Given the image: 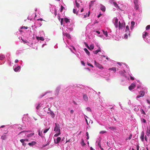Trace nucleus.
<instances>
[{"label":"nucleus","instance_id":"nucleus-14","mask_svg":"<svg viewBox=\"0 0 150 150\" xmlns=\"http://www.w3.org/2000/svg\"><path fill=\"white\" fill-rule=\"evenodd\" d=\"M38 115L37 114H35L33 116V118L35 121H37L38 120Z\"/></svg>","mask_w":150,"mask_h":150},{"label":"nucleus","instance_id":"nucleus-58","mask_svg":"<svg viewBox=\"0 0 150 150\" xmlns=\"http://www.w3.org/2000/svg\"><path fill=\"white\" fill-rule=\"evenodd\" d=\"M132 137V134H131L129 137V140L130 139H131Z\"/></svg>","mask_w":150,"mask_h":150},{"label":"nucleus","instance_id":"nucleus-41","mask_svg":"<svg viewBox=\"0 0 150 150\" xmlns=\"http://www.w3.org/2000/svg\"><path fill=\"white\" fill-rule=\"evenodd\" d=\"M64 8L62 6H61V8L60 10V11L61 12H62L63 10V9Z\"/></svg>","mask_w":150,"mask_h":150},{"label":"nucleus","instance_id":"nucleus-37","mask_svg":"<svg viewBox=\"0 0 150 150\" xmlns=\"http://www.w3.org/2000/svg\"><path fill=\"white\" fill-rule=\"evenodd\" d=\"M127 31H129V27L128 25H127L126 27V30L125 31L127 32Z\"/></svg>","mask_w":150,"mask_h":150},{"label":"nucleus","instance_id":"nucleus-4","mask_svg":"<svg viewBox=\"0 0 150 150\" xmlns=\"http://www.w3.org/2000/svg\"><path fill=\"white\" fill-rule=\"evenodd\" d=\"M135 86L136 85L134 83H132L131 84L130 86H129V90H131L133 89Z\"/></svg>","mask_w":150,"mask_h":150},{"label":"nucleus","instance_id":"nucleus-38","mask_svg":"<svg viewBox=\"0 0 150 150\" xmlns=\"http://www.w3.org/2000/svg\"><path fill=\"white\" fill-rule=\"evenodd\" d=\"M89 47L90 48V50H93L94 48V46L93 45H91Z\"/></svg>","mask_w":150,"mask_h":150},{"label":"nucleus","instance_id":"nucleus-46","mask_svg":"<svg viewBox=\"0 0 150 150\" xmlns=\"http://www.w3.org/2000/svg\"><path fill=\"white\" fill-rule=\"evenodd\" d=\"M49 128L47 129H45V130H44V133H46L49 130Z\"/></svg>","mask_w":150,"mask_h":150},{"label":"nucleus","instance_id":"nucleus-13","mask_svg":"<svg viewBox=\"0 0 150 150\" xmlns=\"http://www.w3.org/2000/svg\"><path fill=\"white\" fill-rule=\"evenodd\" d=\"M36 143V142L35 141L32 142H31L29 143L28 144L30 146H33Z\"/></svg>","mask_w":150,"mask_h":150},{"label":"nucleus","instance_id":"nucleus-9","mask_svg":"<svg viewBox=\"0 0 150 150\" xmlns=\"http://www.w3.org/2000/svg\"><path fill=\"white\" fill-rule=\"evenodd\" d=\"M125 70L121 71H119V74L122 76H125Z\"/></svg>","mask_w":150,"mask_h":150},{"label":"nucleus","instance_id":"nucleus-64","mask_svg":"<svg viewBox=\"0 0 150 150\" xmlns=\"http://www.w3.org/2000/svg\"><path fill=\"white\" fill-rule=\"evenodd\" d=\"M71 141V139H70L69 140H68L66 142V143H67V142H70Z\"/></svg>","mask_w":150,"mask_h":150},{"label":"nucleus","instance_id":"nucleus-28","mask_svg":"<svg viewBox=\"0 0 150 150\" xmlns=\"http://www.w3.org/2000/svg\"><path fill=\"white\" fill-rule=\"evenodd\" d=\"M30 132V130H28V131H22L21 132H20L18 134V135L19 134H20L23 132Z\"/></svg>","mask_w":150,"mask_h":150},{"label":"nucleus","instance_id":"nucleus-23","mask_svg":"<svg viewBox=\"0 0 150 150\" xmlns=\"http://www.w3.org/2000/svg\"><path fill=\"white\" fill-rule=\"evenodd\" d=\"M61 134V133L60 131H59V132H58L56 134H55L54 136V137H58V136H59L60 134Z\"/></svg>","mask_w":150,"mask_h":150},{"label":"nucleus","instance_id":"nucleus-27","mask_svg":"<svg viewBox=\"0 0 150 150\" xmlns=\"http://www.w3.org/2000/svg\"><path fill=\"white\" fill-rule=\"evenodd\" d=\"M109 129L111 130H116L115 128L113 127H109Z\"/></svg>","mask_w":150,"mask_h":150},{"label":"nucleus","instance_id":"nucleus-60","mask_svg":"<svg viewBox=\"0 0 150 150\" xmlns=\"http://www.w3.org/2000/svg\"><path fill=\"white\" fill-rule=\"evenodd\" d=\"M22 144L23 146H25L26 145V144L24 142V143Z\"/></svg>","mask_w":150,"mask_h":150},{"label":"nucleus","instance_id":"nucleus-45","mask_svg":"<svg viewBox=\"0 0 150 150\" xmlns=\"http://www.w3.org/2000/svg\"><path fill=\"white\" fill-rule=\"evenodd\" d=\"M73 13H75V14H76L77 15V12H76V10L75 9H73Z\"/></svg>","mask_w":150,"mask_h":150},{"label":"nucleus","instance_id":"nucleus-53","mask_svg":"<svg viewBox=\"0 0 150 150\" xmlns=\"http://www.w3.org/2000/svg\"><path fill=\"white\" fill-rule=\"evenodd\" d=\"M86 109L88 111H91V108H88V107L87 108H86Z\"/></svg>","mask_w":150,"mask_h":150},{"label":"nucleus","instance_id":"nucleus-22","mask_svg":"<svg viewBox=\"0 0 150 150\" xmlns=\"http://www.w3.org/2000/svg\"><path fill=\"white\" fill-rule=\"evenodd\" d=\"M144 33L143 34V37L144 38L145 37L148 35V34L146 32H144Z\"/></svg>","mask_w":150,"mask_h":150},{"label":"nucleus","instance_id":"nucleus-2","mask_svg":"<svg viewBox=\"0 0 150 150\" xmlns=\"http://www.w3.org/2000/svg\"><path fill=\"white\" fill-rule=\"evenodd\" d=\"M95 64L97 67L99 68L100 69H103V67L102 66V65L96 62V61H94Z\"/></svg>","mask_w":150,"mask_h":150},{"label":"nucleus","instance_id":"nucleus-33","mask_svg":"<svg viewBox=\"0 0 150 150\" xmlns=\"http://www.w3.org/2000/svg\"><path fill=\"white\" fill-rule=\"evenodd\" d=\"M4 58L5 57L4 55H1L0 56V59L1 60H2L4 59Z\"/></svg>","mask_w":150,"mask_h":150},{"label":"nucleus","instance_id":"nucleus-25","mask_svg":"<svg viewBox=\"0 0 150 150\" xmlns=\"http://www.w3.org/2000/svg\"><path fill=\"white\" fill-rule=\"evenodd\" d=\"M34 134V133H32L30 134H28L27 135V136L28 137H30L31 136H33Z\"/></svg>","mask_w":150,"mask_h":150},{"label":"nucleus","instance_id":"nucleus-47","mask_svg":"<svg viewBox=\"0 0 150 150\" xmlns=\"http://www.w3.org/2000/svg\"><path fill=\"white\" fill-rule=\"evenodd\" d=\"M87 64L88 65V66H89L91 67H93V66L92 64H91L90 63H87Z\"/></svg>","mask_w":150,"mask_h":150},{"label":"nucleus","instance_id":"nucleus-15","mask_svg":"<svg viewBox=\"0 0 150 150\" xmlns=\"http://www.w3.org/2000/svg\"><path fill=\"white\" fill-rule=\"evenodd\" d=\"M109 70H112L115 72L116 71V68L115 67H112V68H110L108 69Z\"/></svg>","mask_w":150,"mask_h":150},{"label":"nucleus","instance_id":"nucleus-62","mask_svg":"<svg viewBox=\"0 0 150 150\" xmlns=\"http://www.w3.org/2000/svg\"><path fill=\"white\" fill-rule=\"evenodd\" d=\"M74 112V110H71L70 111V113L71 114H73Z\"/></svg>","mask_w":150,"mask_h":150},{"label":"nucleus","instance_id":"nucleus-26","mask_svg":"<svg viewBox=\"0 0 150 150\" xmlns=\"http://www.w3.org/2000/svg\"><path fill=\"white\" fill-rule=\"evenodd\" d=\"M64 21L66 23H67L68 22H70V21L69 19L67 18H64Z\"/></svg>","mask_w":150,"mask_h":150},{"label":"nucleus","instance_id":"nucleus-42","mask_svg":"<svg viewBox=\"0 0 150 150\" xmlns=\"http://www.w3.org/2000/svg\"><path fill=\"white\" fill-rule=\"evenodd\" d=\"M106 131H101L100 132V133L101 134H103L104 133H106Z\"/></svg>","mask_w":150,"mask_h":150},{"label":"nucleus","instance_id":"nucleus-29","mask_svg":"<svg viewBox=\"0 0 150 150\" xmlns=\"http://www.w3.org/2000/svg\"><path fill=\"white\" fill-rule=\"evenodd\" d=\"M103 34L105 35L106 37H107L108 36V33L107 31H105L104 30L103 31Z\"/></svg>","mask_w":150,"mask_h":150},{"label":"nucleus","instance_id":"nucleus-55","mask_svg":"<svg viewBox=\"0 0 150 150\" xmlns=\"http://www.w3.org/2000/svg\"><path fill=\"white\" fill-rule=\"evenodd\" d=\"M137 150H139V145H137Z\"/></svg>","mask_w":150,"mask_h":150},{"label":"nucleus","instance_id":"nucleus-56","mask_svg":"<svg viewBox=\"0 0 150 150\" xmlns=\"http://www.w3.org/2000/svg\"><path fill=\"white\" fill-rule=\"evenodd\" d=\"M130 79L132 80H134V77H132L131 76H130Z\"/></svg>","mask_w":150,"mask_h":150},{"label":"nucleus","instance_id":"nucleus-44","mask_svg":"<svg viewBox=\"0 0 150 150\" xmlns=\"http://www.w3.org/2000/svg\"><path fill=\"white\" fill-rule=\"evenodd\" d=\"M86 136H87L86 139H89V137L88 136V132H86Z\"/></svg>","mask_w":150,"mask_h":150},{"label":"nucleus","instance_id":"nucleus-51","mask_svg":"<svg viewBox=\"0 0 150 150\" xmlns=\"http://www.w3.org/2000/svg\"><path fill=\"white\" fill-rule=\"evenodd\" d=\"M21 40L24 43H26L28 42V41L27 40H24L22 38H21Z\"/></svg>","mask_w":150,"mask_h":150},{"label":"nucleus","instance_id":"nucleus-31","mask_svg":"<svg viewBox=\"0 0 150 150\" xmlns=\"http://www.w3.org/2000/svg\"><path fill=\"white\" fill-rule=\"evenodd\" d=\"M60 88L58 87L56 89V91L57 93V94H58L59 91L60 90Z\"/></svg>","mask_w":150,"mask_h":150},{"label":"nucleus","instance_id":"nucleus-52","mask_svg":"<svg viewBox=\"0 0 150 150\" xmlns=\"http://www.w3.org/2000/svg\"><path fill=\"white\" fill-rule=\"evenodd\" d=\"M94 2V1H91V3L90 4V6H91V5L93 4Z\"/></svg>","mask_w":150,"mask_h":150},{"label":"nucleus","instance_id":"nucleus-30","mask_svg":"<svg viewBox=\"0 0 150 150\" xmlns=\"http://www.w3.org/2000/svg\"><path fill=\"white\" fill-rule=\"evenodd\" d=\"M81 144L82 146H84L86 145L85 143L84 142V140L83 139H82V141L81 143Z\"/></svg>","mask_w":150,"mask_h":150},{"label":"nucleus","instance_id":"nucleus-16","mask_svg":"<svg viewBox=\"0 0 150 150\" xmlns=\"http://www.w3.org/2000/svg\"><path fill=\"white\" fill-rule=\"evenodd\" d=\"M144 94L145 93L144 91H140L139 92V95H140L142 97L144 96Z\"/></svg>","mask_w":150,"mask_h":150},{"label":"nucleus","instance_id":"nucleus-49","mask_svg":"<svg viewBox=\"0 0 150 150\" xmlns=\"http://www.w3.org/2000/svg\"><path fill=\"white\" fill-rule=\"evenodd\" d=\"M131 24L132 25H134L135 24V23L133 21H132L131 22Z\"/></svg>","mask_w":150,"mask_h":150},{"label":"nucleus","instance_id":"nucleus-11","mask_svg":"<svg viewBox=\"0 0 150 150\" xmlns=\"http://www.w3.org/2000/svg\"><path fill=\"white\" fill-rule=\"evenodd\" d=\"M144 132H142L141 133V136L140 137V138L141 139V140L142 141H143L144 140Z\"/></svg>","mask_w":150,"mask_h":150},{"label":"nucleus","instance_id":"nucleus-54","mask_svg":"<svg viewBox=\"0 0 150 150\" xmlns=\"http://www.w3.org/2000/svg\"><path fill=\"white\" fill-rule=\"evenodd\" d=\"M81 64H82L83 65V66H85V63H84V62H83V61H81Z\"/></svg>","mask_w":150,"mask_h":150},{"label":"nucleus","instance_id":"nucleus-43","mask_svg":"<svg viewBox=\"0 0 150 150\" xmlns=\"http://www.w3.org/2000/svg\"><path fill=\"white\" fill-rule=\"evenodd\" d=\"M24 28L26 29H27L28 28V27H25V26H23L21 27V29Z\"/></svg>","mask_w":150,"mask_h":150},{"label":"nucleus","instance_id":"nucleus-20","mask_svg":"<svg viewBox=\"0 0 150 150\" xmlns=\"http://www.w3.org/2000/svg\"><path fill=\"white\" fill-rule=\"evenodd\" d=\"M1 138L2 140H5L7 138V137L5 135H3L1 136Z\"/></svg>","mask_w":150,"mask_h":150},{"label":"nucleus","instance_id":"nucleus-57","mask_svg":"<svg viewBox=\"0 0 150 150\" xmlns=\"http://www.w3.org/2000/svg\"><path fill=\"white\" fill-rule=\"evenodd\" d=\"M128 37L127 35V34H125V35L124 38H127Z\"/></svg>","mask_w":150,"mask_h":150},{"label":"nucleus","instance_id":"nucleus-24","mask_svg":"<svg viewBox=\"0 0 150 150\" xmlns=\"http://www.w3.org/2000/svg\"><path fill=\"white\" fill-rule=\"evenodd\" d=\"M20 69V66H18L17 67H16L14 69V70L15 71H18V70H19Z\"/></svg>","mask_w":150,"mask_h":150},{"label":"nucleus","instance_id":"nucleus-48","mask_svg":"<svg viewBox=\"0 0 150 150\" xmlns=\"http://www.w3.org/2000/svg\"><path fill=\"white\" fill-rule=\"evenodd\" d=\"M20 141L22 143H24V139H21L20 140Z\"/></svg>","mask_w":150,"mask_h":150},{"label":"nucleus","instance_id":"nucleus-1","mask_svg":"<svg viewBox=\"0 0 150 150\" xmlns=\"http://www.w3.org/2000/svg\"><path fill=\"white\" fill-rule=\"evenodd\" d=\"M134 8L136 10H138L139 8L138 0H134Z\"/></svg>","mask_w":150,"mask_h":150},{"label":"nucleus","instance_id":"nucleus-10","mask_svg":"<svg viewBox=\"0 0 150 150\" xmlns=\"http://www.w3.org/2000/svg\"><path fill=\"white\" fill-rule=\"evenodd\" d=\"M83 98L84 100L86 102L88 100V97L86 94L84 95Z\"/></svg>","mask_w":150,"mask_h":150},{"label":"nucleus","instance_id":"nucleus-6","mask_svg":"<svg viewBox=\"0 0 150 150\" xmlns=\"http://www.w3.org/2000/svg\"><path fill=\"white\" fill-rule=\"evenodd\" d=\"M118 19L117 18H116L115 19L114 23V25L116 28H117L118 27Z\"/></svg>","mask_w":150,"mask_h":150},{"label":"nucleus","instance_id":"nucleus-3","mask_svg":"<svg viewBox=\"0 0 150 150\" xmlns=\"http://www.w3.org/2000/svg\"><path fill=\"white\" fill-rule=\"evenodd\" d=\"M55 127H54V131H55L57 133L59 132V131H60L59 127V125H58L57 123L55 124Z\"/></svg>","mask_w":150,"mask_h":150},{"label":"nucleus","instance_id":"nucleus-61","mask_svg":"<svg viewBox=\"0 0 150 150\" xmlns=\"http://www.w3.org/2000/svg\"><path fill=\"white\" fill-rule=\"evenodd\" d=\"M38 21H43V19L42 18H39V19H38V20H37Z\"/></svg>","mask_w":150,"mask_h":150},{"label":"nucleus","instance_id":"nucleus-63","mask_svg":"<svg viewBox=\"0 0 150 150\" xmlns=\"http://www.w3.org/2000/svg\"><path fill=\"white\" fill-rule=\"evenodd\" d=\"M147 137L146 136H145V140L146 141H147Z\"/></svg>","mask_w":150,"mask_h":150},{"label":"nucleus","instance_id":"nucleus-59","mask_svg":"<svg viewBox=\"0 0 150 150\" xmlns=\"http://www.w3.org/2000/svg\"><path fill=\"white\" fill-rule=\"evenodd\" d=\"M63 18H62L61 20V24L62 25V22L63 21Z\"/></svg>","mask_w":150,"mask_h":150},{"label":"nucleus","instance_id":"nucleus-12","mask_svg":"<svg viewBox=\"0 0 150 150\" xmlns=\"http://www.w3.org/2000/svg\"><path fill=\"white\" fill-rule=\"evenodd\" d=\"M36 39L38 40H40L41 41H44V39L43 37H38L37 36L36 37Z\"/></svg>","mask_w":150,"mask_h":150},{"label":"nucleus","instance_id":"nucleus-40","mask_svg":"<svg viewBox=\"0 0 150 150\" xmlns=\"http://www.w3.org/2000/svg\"><path fill=\"white\" fill-rule=\"evenodd\" d=\"M85 44L86 45V47H87V48L89 50H90V47L88 46V45L86 42H85Z\"/></svg>","mask_w":150,"mask_h":150},{"label":"nucleus","instance_id":"nucleus-35","mask_svg":"<svg viewBox=\"0 0 150 150\" xmlns=\"http://www.w3.org/2000/svg\"><path fill=\"white\" fill-rule=\"evenodd\" d=\"M122 27V25L120 21L119 22V29H120Z\"/></svg>","mask_w":150,"mask_h":150},{"label":"nucleus","instance_id":"nucleus-32","mask_svg":"<svg viewBox=\"0 0 150 150\" xmlns=\"http://www.w3.org/2000/svg\"><path fill=\"white\" fill-rule=\"evenodd\" d=\"M41 105V104L39 103L38 104L37 106L36 107V108L37 110H38L39 109V108L40 107Z\"/></svg>","mask_w":150,"mask_h":150},{"label":"nucleus","instance_id":"nucleus-21","mask_svg":"<svg viewBox=\"0 0 150 150\" xmlns=\"http://www.w3.org/2000/svg\"><path fill=\"white\" fill-rule=\"evenodd\" d=\"M84 51L88 55L90 54V52H89V51L86 48H85L84 49Z\"/></svg>","mask_w":150,"mask_h":150},{"label":"nucleus","instance_id":"nucleus-50","mask_svg":"<svg viewBox=\"0 0 150 150\" xmlns=\"http://www.w3.org/2000/svg\"><path fill=\"white\" fill-rule=\"evenodd\" d=\"M141 112H142V114H143L144 115L146 114V113H145V112H144V110H143L142 109V110Z\"/></svg>","mask_w":150,"mask_h":150},{"label":"nucleus","instance_id":"nucleus-7","mask_svg":"<svg viewBox=\"0 0 150 150\" xmlns=\"http://www.w3.org/2000/svg\"><path fill=\"white\" fill-rule=\"evenodd\" d=\"M61 137H58L56 139V142H55V139L54 140V142L56 144H58L61 141Z\"/></svg>","mask_w":150,"mask_h":150},{"label":"nucleus","instance_id":"nucleus-36","mask_svg":"<svg viewBox=\"0 0 150 150\" xmlns=\"http://www.w3.org/2000/svg\"><path fill=\"white\" fill-rule=\"evenodd\" d=\"M75 3H76V6L78 7V8H79V4L78 3H77V1H76H76H75Z\"/></svg>","mask_w":150,"mask_h":150},{"label":"nucleus","instance_id":"nucleus-8","mask_svg":"<svg viewBox=\"0 0 150 150\" xmlns=\"http://www.w3.org/2000/svg\"><path fill=\"white\" fill-rule=\"evenodd\" d=\"M146 132V134L147 135L149 136L150 134V127H149V128L148 127H147Z\"/></svg>","mask_w":150,"mask_h":150},{"label":"nucleus","instance_id":"nucleus-18","mask_svg":"<svg viewBox=\"0 0 150 150\" xmlns=\"http://www.w3.org/2000/svg\"><path fill=\"white\" fill-rule=\"evenodd\" d=\"M100 140H99L98 142V146L100 147V148L101 149V150H104L103 148H102L101 146V144H100Z\"/></svg>","mask_w":150,"mask_h":150},{"label":"nucleus","instance_id":"nucleus-17","mask_svg":"<svg viewBox=\"0 0 150 150\" xmlns=\"http://www.w3.org/2000/svg\"><path fill=\"white\" fill-rule=\"evenodd\" d=\"M113 4L114 6L118 8H119V6H118V5L117 4V3L115 1H113Z\"/></svg>","mask_w":150,"mask_h":150},{"label":"nucleus","instance_id":"nucleus-5","mask_svg":"<svg viewBox=\"0 0 150 150\" xmlns=\"http://www.w3.org/2000/svg\"><path fill=\"white\" fill-rule=\"evenodd\" d=\"M100 9L101 11H102L103 12L105 11L106 8L104 6L101 4L100 5Z\"/></svg>","mask_w":150,"mask_h":150},{"label":"nucleus","instance_id":"nucleus-34","mask_svg":"<svg viewBox=\"0 0 150 150\" xmlns=\"http://www.w3.org/2000/svg\"><path fill=\"white\" fill-rule=\"evenodd\" d=\"M100 51V50H97L93 52L95 54H97Z\"/></svg>","mask_w":150,"mask_h":150},{"label":"nucleus","instance_id":"nucleus-19","mask_svg":"<svg viewBox=\"0 0 150 150\" xmlns=\"http://www.w3.org/2000/svg\"><path fill=\"white\" fill-rule=\"evenodd\" d=\"M64 36H66L68 38H71V36L68 33H65L64 34Z\"/></svg>","mask_w":150,"mask_h":150},{"label":"nucleus","instance_id":"nucleus-39","mask_svg":"<svg viewBox=\"0 0 150 150\" xmlns=\"http://www.w3.org/2000/svg\"><path fill=\"white\" fill-rule=\"evenodd\" d=\"M146 30L150 29V25H147L146 27Z\"/></svg>","mask_w":150,"mask_h":150}]
</instances>
